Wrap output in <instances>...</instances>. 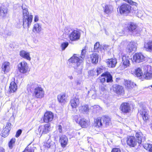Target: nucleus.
Masks as SVG:
<instances>
[{"label": "nucleus", "mask_w": 152, "mask_h": 152, "mask_svg": "<svg viewBox=\"0 0 152 152\" xmlns=\"http://www.w3.org/2000/svg\"><path fill=\"white\" fill-rule=\"evenodd\" d=\"M103 67H98L97 68L96 70V72L97 73V75H98L99 74H101V73L103 72Z\"/></svg>", "instance_id": "obj_50"}, {"label": "nucleus", "mask_w": 152, "mask_h": 152, "mask_svg": "<svg viewBox=\"0 0 152 152\" xmlns=\"http://www.w3.org/2000/svg\"><path fill=\"white\" fill-rule=\"evenodd\" d=\"M80 103L79 99L77 96L72 98L70 102V104L72 109L76 108L79 106Z\"/></svg>", "instance_id": "obj_15"}, {"label": "nucleus", "mask_w": 152, "mask_h": 152, "mask_svg": "<svg viewBox=\"0 0 152 152\" xmlns=\"http://www.w3.org/2000/svg\"><path fill=\"white\" fill-rule=\"evenodd\" d=\"M126 1H127L131 5L134 6H137V4L136 2H133L131 0H126Z\"/></svg>", "instance_id": "obj_52"}, {"label": "nucleus", "mask_w": 152, "mask_h": 152, "mask_svg": "<svg viewBox=\"0 0 152 152\" xmlns=\"http://www.w3.org/2000/svg\"><path fill=\"white\" fill-rule=\"evenodd\" d=\"M120 109L123 113H127L129 112L130 110L129 104L127 102L122 103L120 105Z\"/></svg>", "instance_id": "obj_17"}, {"label": "nucleus", "mask_w": 152, "mask_h": 152, "mask_svg": "<svg viewBox=\"0 0 152 152\" xmlns=\"http://www.w3.org/2000/svg\"><path fill=\"white\" fill-rule=\"evenodd\" d=\"M135 75L137 77H140L142 76V73L140 68H138L135 70Z\"/></svg>", "instance_id": "obj_40"}, {"label": "nucleus", "mask_w": 152, "mask_h": 152, "mask_svg": "<svg viewBox=\"0 0 152 152\" xmlns=\"http://www.w3.org/2000/svg\"><path fill=\"white\" fill-rule=\"evenodd\" d=\"M2 72L4 74L8 72L10 69V63L9 62L5 61L4 62L2 65Z\"/></svg>", "instance_id": "obj_20"}, {"label": "nucleus", "mask_w": 152, "mask_h": 152, "mask_svg": "<svg viewBox=\"0 0 152 152\" xmlns=\"http://www.w3.org/2000/svg\"><path fill=\"white\" fill-rule=\"evenodd\" d=\"M54 144V143L51 141L50 139H48L45 145V147L48 148H52L53 147Z\"/></svg>", "instance_id": "obj_41"}, {"label": "nucleus", "mask_w": 152, "mask_h": 152, "mask_svg": "<svg viewBox=\"0 0 152 152\" xmlns=\"http://www.w3.org/2000/svg\"><path fill=\"white\" fill-rule=\"evenodd\" d=\"M7 9L1 7L0 8V16L2 18L5 17L7 13Z\"/></svg>", "instance_id": "obj_36"}, {"label": "nucleus", "mask_w": 152, "mask_h": 152, "mask_svg": "<svg viewBox=\"0 0 152 152\" xmlns=\"http://www.w3.org/2000/svg\"><path fill=\"white\" fill-rule=\"evenodd\" d=\"M143 146L146 149L149 151V152H152V145L148 143L143 144Z\"/></svg>", "instance_id": "obj_39"}, {"label": "nucleus", "mask_w": 152, "mask_h": 152, "mask_svg": "<svg viewBox=\"0 0 152 152\" xmlns=\"http://www.w3.org/2000/svg\"><path fill=\"white\" fill-rule=\"evenodd\" d=\"M78 124L82 128H86L88 126V121L84 118H81L80 119Z\"/></svg>", "instance_id": "obj_34"}, {"label": "nucleus", "mask_w": 152, "mask_h": 152, "mask_svg": "<svg viewBox=\"0 0 152 152\" xmlns=\"http://www.w3.org/2000/svg\"><path fill=\"white\" fill-rule=\"evenodd\" d=\"M10 131L9 130H7L4 129L2 131V136L4 137H7Z\"/></svg>", "instance_id": "obj_45"}, {"label": "nucleus", "mask_w": 152, "mask_h": 152, "mask_svg": "<svg viewBox=\"0 0 152 152\" xmlns=\"http://www.w3.org/2000/svg\"><path fill=\"white\" fill-rule=\"evenodd\" d=\"M102 120L103 127H107L111 124L110 119L108 116H104L102 117Z\"/></svg>", "instance_id": "obj_21"}, {"label": "nucleus", "mask_w": 152, "mask_h": 152, "mask_svg": "<svg viewBox=\"0 0 152 152\" xmlns=\"http://www.w3.org/2000/svg\"><path fill=\"white\" fill-rule=\"evenodd\" d=\"M104 75L106 78V80L107 83H112L113 81V77L110 72H106L102 74V75Z\"/></svg>", "instance_id": "obj_30"}, {"label": "nucleus", "mask_w": 152, "mask_h": 152, "mask_svg": "<svg viewBox=\"0 0 152 152\" xmlns=\"http://www.w3.org/2000/svg\"><path fill=\"white\" fill-rule=\"evenodd\" d=\"M57 133V132L56 131H55L53 133V135L55 139H56L57 137V136H56Z\"/></svg>", "instance_id": "obj_57"}, {"label": "nucleus", "mask_w": 152, "mask_h": 152, "mask_svg": "<svg viewBox=\"0 0 152 152\" xmlns=\"http://www.w3.org/2000/svg\"><path fill=\"white\" fill-rule=\"evenodd\" d=\"M80 116L79 114L75 115L73 116V119L77 123H78L80 119H81Z\"/></svg>", "instance_id": "obj_43"}, {"label": "nucleus", "mask_w": 152, "mask_h": 152, "mask_svg": "<svg viewBox=\"0 0 152 152\" xmlns=\"http://www.w3.org/2000/svg\"><path fill=\"white\" fill-rule=\"evenodd\" d=\"M100 89L102 91H104L105 90V86L103 84L101 85L99 87Z\"/></svg>", "instance_id": "obj_55"}, {"label": "nucleus", "mask_w": 152, "mask_h": 152, "mask_svg": "<svg viewBox=\"0 0 152 152\" xmlns=\"http://www.w3.org/2000/svg\"><path fill=\"white\" fill-rule=\"evenodd\" d=\"M144 74L142 77L147 80L152 78V70L151 66L150 65L145 66H144Z\"/></svg>", "instance_id": "obj_5"}, {"label": "nucleus", "mask_w": 152, "mask_h": 152, "mask_svg": "<svg viewBox=\"0 0 152 152\" xmlns=\"http://www.w3.org/2000/svg\"><path fill=\"white\" fill-rule=\"evenodd\" d=\"M144 48L147 51L152 52V41H149L145 43Z\"/></svg>", "instance_id": "obj_31"}, {"label": "nucleus", "mask_w": 152, "mask_h": 152, "mask_svg": "<svg viewBox=\"0 0 152 152\" xmlns=\"http://www.w3.org/2000/svg\"><path fill=\"white\" fill-rule=\"evenodd\" d=\"M80 111L83 114H87L89 112L88 106L87 105H83L79 108Z\"/></svg>", "instance_id": "obj_28"}, {"label": "nucleus", "mask_w": 152, "mask_h": 152, "mask_svg": "<svg viewBox=\"0 0 152 152\" xmlns=\"http://www.w3.org/2000/svg\"><path fill=\"white\" fill-rule=\"evenodd\" d=\"M95 108H96L98 109H99L100 108V107L98 105L94 106V109H95Z\"/></svg>", "instance_id": "obj_61"}, {"label": "nucleus", "mask_w": 152, "mask_h": 152, "mask_svg": "<svg viewBox=\"0 0 152 152\" xmlns=\"http://www.w3.org/2000/svg\"><path fill=\"white\" fill-rule=\"evenodd\" d=\"M128 29L129 31L132 33L133 35L136 36H139L142 30V28L137 27V26L133 23L130 24Z\"/></svg>", "instance_id": "obj_4"}, {"label": "nucleus", "mask_w": 152, "mask_h": 152, "mask_svg": "<svg viewBox=\"0 0 152 152\" xmlns=\"http://www.w3.org/2000/svg\"><path fill=\"white\" fill-rule=\"evenodd\" d=\"M69 43L68 42H64L61 44V47L62 50H65L66 48L68 46Z\"/></svg>", "instance_id": "obj_47"}, {"label": "nucleus", "mask_w": 152, "mask_h": 152, "mask_svg": "<svg viewBox=\"0 0 152 152\" xmlns=\"http://www.w3.org/2000/svg\"><path fill=\"white\" fill-rule=\"evenodd\" d=\"M81 33L79 31L77 30H74L69 34V37L71 41H77L80 39Z\"/></svg>", "instance_id": "obj_7"}, {"label": "nucleus", "mask_w": 152, "mask_h": 152, "mask_svg": "<svg viewBox=\"0 0 152 152\" xmlns=\"http://www.w3.org/2000/svg\"><path fill=\"white\" fill-rule=\"evenodd\" d=\"M122 59L123 64L122 65H120L119 68L121 70H124L128 66H129L130 58L128 56L124 55L122 56Z\"/></svg>", "instance_id": "obj_8"}, {"label": "nucleus", "mask_w": 152, "mask_h": 152, "mask_svg": "<svg viewBox=\"0 0 152 152\" xmlns=\"http://www.w3.org/2000/svg\"><path fill=\"white\" fill-rule=\"evenodd\" d=\"M113 89L114 91L117 94L123 95L124 94V89L123 87L117 84H114L113 86Z\"/></svg>", "instance_id": "obj_14"}, {"label": "nucleus", "mask_w": 152, "mask_h": 152, "mask_svg": "<svg viewBox=\"0 0 152 152\" xmlns=\"http://www.w3.org/2000/svg\"><path fill=\"white\" fill-rule=\"evenodd\" d=\"M96 94H94L93 95H92V98H94L95 97V96H96Z\"/></svg>", "instance_id": "obj_64"}, {"label": "nucleus", "mask_w": 152, "mask_h": 152, "mask_svg": "<svg viewBox=\"0 0 152 152\" xmlns=\"http://www.w3.org/2000/svg\"><path fill=\"white\" fill-rule=\"evenodd\" d=\"M98 55L95 53H93L90 55V60L93 64L97 63L98 61Z\"/></svg>", "instance_id": "obj_24"}, {"label": "nucleus", "mask_w": 152, "mask_h": 152, "mask_svg": "<svg viewBox=\"0 0 152 152\" xmlns=\"http://www.w3.org/2000/svg\"><path fill=\"white\" fill-rule=\"evenodd\" d=\"M20 55L21 57L29 61L31 60V58L30 56V53L29 52H27L24 50H22L20 52Z\"/></svg>", "instance_id": "obj_26"}, {"label": "nucleus", "mask_w": 152, "mask_h": 152, "mask_svg": "<svg viewBox=\"0 0 152 152\" xmlns=\"http://www.w3.org/2000/svg\"><path fill=\"white\" fill-rule=\"evenodd\" d=\"M11 124L9 122H7V123L6 126L4 128L7 130H9L10 131L11 129Z\"/></svg>", "instance_id": "obj_51"}, {"label": "nucleus", "mask_w": 152, "mask_h": 152, "mask_svg": "<svg viewBox=\"0 0 152 152\" xmlns=\"http://www.w3.org/2000/svg\"><path fill=\"white\" fill-rule=\"evenodd\" d=\"M107 63L109 67L110 68L114 67L117 63L116 59L114 58L108 59L107 62Z\"/></svg>", "instance_id": "obj_22"}, {"label": "nucleus", "mask_w": 152, "mask_h": 152, "mask_svg": "<svg viewBox=\"0 0 152 152\" xmlns=\"http://www.w3.org/2000/svg\"><path fill=\"white\" fill-rule=\"evenodd\" d=\"M135 136L139 144H141L142 142H143L145 140V136H143L142 133L141 132H137L135 134Z\"/></svg>", "instance_id": "obj_18"}, {"label": "nucleus", "mask_w": 152, "mask_h": 152, "mask_svg": "<svg viewBox=\"0 0 152 152\" xmlns=\"http://www.w3.org/2000/svg\"><path fill=\"white\" fill-rule=\"evenodd\" d=\"M23 152H34V149L33 148L28 146L26 148Z\"/></svg>", "instance_id": "obj_46"}, {"label": "nucleus", "mask_w": 152, "mask_h": 152, "mask_svg": "<svg viewBox=\"0 0 152 152\" xmlns=\"http://www.w3.org/2000/svg\"><path fill=\"white\" fill-rule=\"evenodd\" d=\"M22 132V130L21 129H19L18 130L17 132H16L15 137H18L21 134V133Z\"/></svg>", "instance_id": "obj_53"}, {"label": "nucleus", "mask_w": 152, "mask_h": 152, "mask_svg": "<svg viewBox=\"0 0 152 152\" xmlns=\"http://www.w3.org/2000/svg\"><path fill=\"white\" fill-rule=\"evenodd\" d=\"M42 30L41 25L39 23H37L34 25L32 31L35 33L39 34Z\"/></svg>", "instance_id": "obj_23"}, {"label": "nucleus", "mask_w": 152, "mask_h": 152, "mask_svg": "<svg viewBox=\"0 0 152 152\" xmlns=\"http://www.w3.org/2000/svg\"><path fill=\"white\" fill-rule=\"evenodd\" d=\"M54 115L51 112H47L45 113L43 120L45 123H48L52 121Z\"/></svg>", "instance_id": "obj_13"}, {"label": "nucleus", "mask_w": 152, "mask_h": 152, "mask_svg": "<svg viewBox=\"0 0 152 152\" xmlns=\"http://www.w3.org/2000/svg\"><path fill=\"white\" fill-rule=\"evenodd\" d=\"M4 34H6L8 36H10L11 35V32H7L5 31Z\"/></svg>", "instance_id": "obj_59"}, {"label": "nucleus", "mask_w": 152, "mask_h": 152, "mask_svg": "<svg viewBox=\"0 0 152 152\" xmlns=\"http://www.w3.org/2000/svg\"><path fill=\"white\" fill-rule=\"evenodd\" d=\"M127 48L129 52L132 51H135L137 49L135 43L133 42H130L127 46Z\"/></svg>", "instance_id": "obj_25"}, {"label": "nucleus", "mask_w": 152, "mask_h": 152, "mask_svg": "<svg viewBox=\"0 0 152 152\" xmlns=\"http://www.w3.org/2000/svg\"><path fill=\"white\" fill-rule=\"evenodd\" d=\"M39 17L37 16H36L34 17V21L35 22L38 21L39 20Z\"/></svg>", "instance_id": "obj_58"}, {"label": "nucleus", "mask_w": 152, "mask_h": 152, "mask_svg": "<svg viewBox=\"0 0 152 152\" xmlns=\"http://www.w3.org/2000/svg\"><path fill=\"white\" fill-rule=\"evenodd\" d=\"M16 141L15 138H12L11 139L9 143V146L10 148L12 149L13 145H14Z\"/></svg>", "instance_id": "obj_44"}, {"label": "nucleus", "mask_w": 152, "mask_h": 152, "mask_svg": "<svg viewBox=\"0 0 152 152\" xmlns=\"http://www.w3.org/2000/svg\"><path fill=\"white\" fill-rule=\"evenodd\" d=\"M111 152H121V151L119 148H115L112 150Z\"/></svg>", "instance_id": "obj_54"}, {"label": "nucleus", "mask_w": 152, "mask_h": 152, "mask_svg": "<svg viewBox=\"0 0 152 152\" xmlns=\"http://www.w3.org/2000/svg\"><path fill=\"white\" fill-rule=\"evenodd\" d=\"M99 80L102 83H104L106 80V77L104 75H102V74L101 75V77H99Z\"/></svg>", "instance_id": "obj_49"}, {"label": "nucleus", "mask_w": 152, "mask_h": 152, "mask_svg": "<svg viewBox=\"0 0 152 152\" xmlns=\"http://www.w3.org/2000/svg\"><path fill=\"white\" fill-rule=\"evenodd\" d=\"M22 8L23 10V15L29 14L27 7L25 4H22Z\"/></svg>", "instance_id": "obj_42"}, {"label": "nucleus", "mask_w": 152, "mask_h": 152, "mask_svg": "<svg viewBox=\"0 0 152 152\" xmlns=\"http://www.w3.org/2000/svg\"><path fill=\"white\" fill-rule=\"evenodd\" d=\"M58 101L61 104H64L66 101V96L65 94L62 93L57 96Z\"/></svg>", "instance_id": "obj_27"}, {"label": "nucleus", "mask_w": 152, "mask_h": 152, "mask_svg": "<svg viewBox=\"0 0 152 152\" xmlns=\"http://www.w3.org/2000/svg\"><path fill=\"white\" fill-rule=\"evenodd\" d=\"M145 57L141 53H137L133 56V61L139 63L145 60Z\"/></svg>", "instance_id": "obj_11"}, {"label": "nucleus", "mask_w": 152, "mask_h": 152, "mask_svg": "<svg viewBox=\"0 0 152 152\" xmlns=\"http://www.w3.org/2000/svg\"><path fill=\"white\" fill-rule=\"evenodd\" d=\"M0 152H5L4 149L3 148H0Z\"/></svg>", "instance_id": "obj_60"}, {"label": "nucleus", "mask_w": 152, "mask_h": 152, "mask_svg": "<svg viewBox=\"0 0 152 152\" xmlns=\"http://www.w3.org/2000/svg\"><path fill=\"white\" fill-rule=\"evenodd\" d=\"M23 25L24 28H28L31 24L33 16L29 14L23 15Z\"/></svg>", "instance_id": "obj_3"}, {"label": "nucleus", "mask_w": 152, "mask_h": 152, "mask_svg": "<svg viewBox=\"0 0 152 152\" xmlns=\"http://www.w3.org/2000/svg\"><path fill=\"white\" fill-rule=\"evenodd\" d=\"M104 12L109 15L110 14L113 10V8L111 6L107 5H105L104 7H103Z\"/></svg>", "instance_id": "obj_32"}, {"label": "nucleus", "mask_w": 152, "mask_h": 152, "mask_svg": "<svg viewBox=\"0 0 152 152\" xmlns=\"http://www.w3.org/2000/svg\"><path fill=\"white\" fill-rule=\"evenodd\" d=\"M58 130L60 133L62 132V127L61 125L58 126Z\"/></svg>", "instance_id": "obj_56"}, {"label": "nucleus", "mask_w": 152, "mask_h": 152, "mask_svg": "<svg viewBox=\"0 0 152 152\" xmlns=\"http://www.w3.org/2000/svg\"><path fill=\"white\" fill-rule=\"evenodd\" d=\"M126 142L129 146L134 147L137 145L138 141L134 137L130 136L128 137Z\"/></svg>", "instance_id": "obj_12"}, {"label": "nucleus", "mask_w": 152, "mask_h": 152, "mask_svg": "<svg viewBox=\"0 0 152 152\" xmlns=\"http://www.w3.org/2000/svg\"><path fill=\"white\" fill-rule=\"evenodd\" d=\"M51 127L50 124H47L44 126H39L37 130L35 131L37 134L42 135L43 134H46L50 131Z\"/></svg>", "instance_id": "obj_2"}, {"label": "nucleus", "mask_w": 152, "mask_h": 152, "mask_svg": "<svg viewBox=\"0 0 152 152\" xmlns=\"http://www.w3.org/2000/svg\"><path fill=\"white\" fill-rule=\"evenodd\" d=\"M102 120L101 118L98 117L95 120V125L96 126L100 127L103 126Z\"/></svg>", "instance_id": "obj_35"}, {"label": "nucleus", "mask_w": 152, "mask_h": 152, "mask_svg": "<svg viewBox=\"0 0 152 152\" xmlns=\"http://www.w3.org/2000/svg\"><path fill=\"white\" fill-rule=\"evenodd\" d=\"M18 68L20 73L25 74L28 71V65L26 62L22 61L18 64Z\"/></svg>", "instance_id": "obj_9"}, {"label": "nucleus", "mask_w": 152, "mask_h": 152, "mask_svg": "<svg viewBox=\"0 0 152 152\" xmlns=\"http://www.w3.org/2000/svg\"><path fill=\"white\" fill-rule=\"evenodd\" d=\"M102 46L99 42H96L94 45V52H99L102 50Z\"/></svg>", "instance_id": "obj_38"}, {"label": "nucleus", "mask_w": 152, "mask_h": 152, "mask_svg": "<svg viewBox=\"0 0 152 152\" xmlns=\"http://www.w3.org/2000/svg\"><path fill=\"white\" fill-rule=\"evenodd\" d=\"M125 85L128 89L132 88L136 84L130 80H126L125 81Z\"/></svg>", "instance_id": "obj_33"}, {"label": "nucleus", "mask_w": 152, "mask_h": 152, "mask_svg": "<svg viewBox=\"0 0 152 152\" xmlns=\"http://www.w3.org/2000/svg\"><path fill=\"white\" fill-rule=\"evenodd\" d=\"M68 139L65 135L59 136V142L61 144V146L63 148L65 147L67 144Z\"/></svg>", "instance_id": "obj_16"}, {"label": "nucleus", "mask_w": 152, "mask_h": 152, "mask_svg": "<svg viewBox=\"0 0 152 152\" xmlns=\"http://www.w3.org/2000/svg\"><path fill=\"white\" fill-rule=\"evenodd\" d=\"M139 113L141 115L143 120L145 121L148 119V113L147 110L144 108L139 110Z\"/></svg>", "instance_id": "obj_19"}, {"label": "nucleus", "mask_w": 152, "mask_h": 152, "mask_svg": "<svg viewBox=\"0 0 152 152\" xmlns=\"http://www.w3.org/2000/svg\"><path fill=\"white\" fill-rule=\"evenodd\" d=\"M77 85H79L80 84V83L79 81H77Z\"/></svg>", "instance_id": "obj_62"}, {"label": "nucleus", "mask_w": 152, "mask_h": 152, "mask_svg": "<svg viewBox=\"0 0 152 152\" xmlns=\"http://www.w3.org/2000/svg\"><path fill=\"white\" fill-rule=\"evenodd\" d=\"M69 78L71 79V80H72L73 79V77L72 76H69Z\"/></svg>", "instance_id": "obj_63"}, {"label": "nucleus", "mask_w": 152, "mask_h": 152, "mask_svg": "<svg viewBox=\"0 0 152 152\" xmlns=\"http://www.w3.org/2000/svg\"><path fill=\"white\" fill-rule=\"evenodd\" d=\"M17 88V86L15 82L12 81L10 83L9 87V92L14 93L16 91Z\"/></svg>", "instance_id": "obj_29"}, {"label": "nucleus", "mask_w": 152, "mask_h": 152, "mask_svg": "<svg viewBox=\"0 0 152 152\" xmlns=\"http://www.w3.org/2000/svg\"><path fill=\"white\" fill-rule=\"evenodd\" d=\"M29 87H30V88L33 90H34L37 89L40 86L36 82H34L31 83L28 85Z\"/></svg>", "instance_id": "obj_37"}, {"label": "nucleus", "mask_w": 152, "mask_h": 152, "mask_svg": "<svg viewBox=\"0 0 152 152\" xmlns=\"http://www.w3.org/2000/svg\"><path fill=\"white\" fill-rule=\"evenodd\" d=\"M86 53L85 48H84L81 51V56L79 57V55H74L69 60V62L76 65L74 67L76 72L78 73L80 72L82 69L81 64L85 57Z\"/></svg>", "instance_id": "obj_1"}, {"label": "nucleus", "mask_w": 152, "mask_h": 152, "mask_svg": "<svg viewBox=\"0 0 152 152\" xmlns=\"http://www.w3.org/2000/svg\"><path fill=\"white\" fill-rule=\"evenodd\" d=\"M131 7L127 4H123L119 8V12L121 14L126 15L130 12Z\"/></svg>", "instance_id": "obj_6"}, {"label": "nucleus", "mask_w": 152, "mask_h": 152, "mask_svg": "<svg viewBox=\"0 0 152 152\" xmlns=\"http://www.w3.org/2000/svg\"><path fill=\"white\" fill-rule=\"evenodd\" d=\"M33 94L35 97L37 98H41L44 97L45 91L40 86L38 88L34 90Z\"/></svg>", "instance_id": "obj_10"}, {"label": "nucleus", "mask_w": 152, "mask_h": 152, "mask_svg": "<svg viewBox=\"0 0 152 152\" xmlns=\"http://www.w3.org/2000/svg\"><path fill=\"white\" fill-rule=\"evenodd\" d=\"M73 30L69 27L66 28L64 29L65 33L66 34H69V35Z\"/></svg>", "instance_id": "obj_48"}]
</instances>
